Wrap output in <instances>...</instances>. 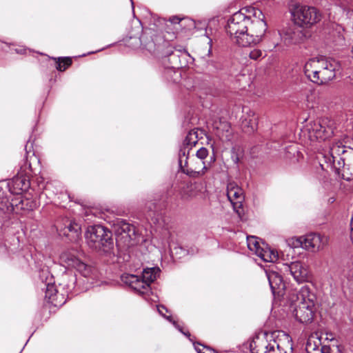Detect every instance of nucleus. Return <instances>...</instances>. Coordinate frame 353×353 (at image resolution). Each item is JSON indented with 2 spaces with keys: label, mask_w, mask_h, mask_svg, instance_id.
I'll list each match as a JSON object with an SVG mask.
<instances>
[{
  "label": "nucleus",
  "mask_w": 353,
  "mask_h": 353,
  "mask_svg": "<svg viewBox=\"0 0 353 353\" xmlns=\"http://www.w3.org/2000/svg\"><path fill=\"white\" fill-rule=\"evenodd\" d=\"M316 296L307 285L301 287L298 292L292 293L290 300L294 305V315L302 323H311L314 314Z\"/></svg>",
  "instance_id": "f257e3e1"
},
{
  "label": "nucleus",
  "mask_w": 353,
  "mask_h": 353,
  "mask_svg": "<svg viewBox=\"0 0 353 353\" xmlns=\"http://www.w3.org/2000/svg\"><path fill=\"white\" fill-rule=\"evenodd\" d=\"M335 65L323 57L312 58L305 63L304 72L311 81L320 85L335 77Z\"/></svg>",
  "instance_id": "f03ea898"
},
{
  "label": "nucleus",
  "mask_w": 353,
  "mask_h": 353,
  "mask_svg": "<svg viewBox=\"0 0 353 353\" xmlns=\"http://www.w3.org/2000/svg\"><path fill=\"white\" fill-rule=\"evenodd\" d=\"M292 338L283 332H274L267 334L252 353H292Z\"/></svg>",
  "instance_id": "7ed1b4c3"
},
{
  "label": "nucleus",
  "mask_w": 353,
  "mask_h": 353,
  "mask_svg": "<svg viewBox=\"0 0 353 353\" xmlns=\"http://www.w3.org/2000/svg\"><path fill=\"white\" fill-rule=\"evenodd\" d=\"M290 12L294 24L305 29L312 28L322 18L321 12L316 8L299 3L292 4Z\"/></svg>",
  "instance_id": "20e7f679"
},
{
  "label": "nucleus",
  "mask_w": 353,
  "mask_h": 353,
  "mask_svg": "<svg viewBox=\"0 0 353 353\" xmlns=\"http://www.w3.org/2000/svg\"><path fill=\"white\" fill-rule=\"evenodd\" d=\"M160 271L159 268H148L143 270L141 277L134 274H124L121 279L123 283L135 292L144 294L150 291V284L156 280Z\"/></svg>",
  "instance_id": "39448f33"
},
{
  "label": "nucleus",
  "mask_w": 353,
  "mask_h": 353,
  "mask_svg": "<svg viewBox=\"0 0 353 353\" xmlns=\"http://www.w3.org/2000/svg\"><path fill=\"white\" fill-rule=\"evenodd\" d=\"M60 264L68 269H74L86 278L94 279L97 276V269L81 261L74 250L63 251L59 256Z\"/></svg>",
  "instance_id": "423d86ee"
},
{
  "label": "nucleus",
  "mask_w": 353,
  "mask_h": 353,
  "mask_svg": "<svg viewBox=\"0 0 353 353\" xmlns=\"http://www.w3.org/2000/svg\"><path fill=\"white\" fill-rule=\"evenodd\" d=\"M85 235L88 244L93 249L108 252L112 248L111 232L101 225L88 227Z\"/></svg>",
  "instance_id": "0eeeda50"
},
{
  "label": "nucleus",
  "mask_w": 353,
  "mask_h": 353,
  "mask_svg": "<svg viewBox=\"0 0 353 353\" xmlns=\"http://www.w3.org/2000/svg\"><path fill=\"white\" fill-rule=\"evenodd\" d=\"M252 23L250 17L242 13L241 11L235 12L228 20L226 30L230 35L231 39L239 46H241L239 40L241 41L248 35L249 26Z\"/></svg>",
  "instance_id": "6e6552de"
},
{
  "label": "nucleus",
  "mask_w": 353,
  "mask_h": 353,
  "mask_svg": "<svg viewBox=\"0 0 353 353\" xmlns=\"http://www.w3.org/2000/svg\"><path fill=\"white\" fill-rule=\"evenodd\" d=\"M335 122L328 118H321L310 122L307 125L308 136L312 141H325L334 135Z\"/></svg>",
  "instance_id": "1a4fd4ad"
},
{
  "label": "nucleus",
  "mask_w": 353,
  "mask_h": 353,
  "mask_svg": "<svg viewBox=\"0 0 353 353\" xmlns=\"http://www.w3.org/2000/svg\"><path fill=\"white\" fill-rule=\"evenodd\" d=\"M327 241V236L312 233L296 239L293 242V245L294 247L301 246L307 250L316 252L323 249Z\"/></svg>",
  "instance_id": "9d476101"
},
{
  "label": "nucleus",
  "mask_w": 353,
  "mask_h": 353,
  "mask_svg": "<svg viewBox=\"0 0 353 353\" xmlns=\"http://www.w3.org/2000/svg\"><path fill=\"white\" fill-rule=\"evenodd\" d=\"M266 30L267 25L265 21L262 20L252 21V23L249 26L248 35L241 41L239 40L241 47H248L259 43Z\"/></svg>",
  "instance_id": "9b49d317"
},
{
  "label": "nucleus",
  "mask_w": 353,
  "mask_h": 353,
  "mask_svg": "<svg viewBox=\"0 0 353 353\" xmlns=\"http://www.w3.org/2000/svg\"><path fill=\"white\" fill-rule=\"evenodd\" d=\"M330 344H325L321 347V340L318 338L317 334H311L307 341L305 350L307 353H341L336 341L331 339Z\"/></svg>",
  "instance_id": "f8f14e48"
},
{
  "label": "nucleus",
  "mask_w": 353,
  "mask_h": 353,
  "mask_svg": "<svg viewBox=\"0 0 353 353\" xmlns=\"http://www.w3.org/2000/svg\"><path fill=\"white\" fill-rule=\"evenodd\" d=\"M344 148L339 145H333L330 148L327 154H324L325 162L328 163L331 168H333L337 172L341 169L345 171L346 163V154H347Z\"/></svg>",
  "instance_id": "ddd939ff"
},
{
  "label": "nucleus",
  "mask_w": 353,
  "mask_h": 353,
  "mask_svg": "<svg viewBox=\"0 0 353 353\" xmlns=\"http://www.w3.org/2000/svg\"><path fill=\"white\" fill-rule=\"evenodd\" d=\"M227 196L234 210L241 216L243 212V203L245 199L243 190L236 183H230L227 186Z\"/></svg>",
  "instance_id": "4468645a"
},
{
  "label": "nucleus",
  "mask_w": 353,
  "mask_h": 353,
  "mask_svg": "<svg viewBox=\"0 0 353 353\" xmlns=\"http://www.w3.org/2000/svg\"><path fill=\"white\" fill-rule=\"evenodd\" d=\"M281 37L287 45L297 44L304 41L306 37V32L305 28L294 25L284 29Z\"/></svg>",
  "instance_id": "2eb2a0df"
},
{
  "label": "nucleus",
  "mask_w": 353,
  "mask_h": 353,
  "mask_svg": "<svg viewBox=\"0 0 353 353\" xmlns=\"http://www.w3.org/2000/svg\"><path fill=\"white\" fill-rule=\"evenodd\" d=\"M242 112L240 119L241 129L246 134H252L256 130L258 118L248 107H243Z\"/></svg>",
  "instance_id": "dca6fc26"
},
{
  "label": "nucleus",
  "mask_w": 353,
  "mask_h": 353,
  "mask_svg": "<svg viewBox=\"0 0 353 353\" xmlns=\"http://www.w3.org/2000/svg\"><path fill=\"white\" fill-rule=\"evenodd\" d=\"M212 131L222 141H230L233 137V130L230 123L226 121L214 120L212 123Z\"/></svg>",
  "instance_id": "f3484780"
},
{
  "label": "nucleus",
  "mask_w": 353,
  "mask_h": 353,
  "mask_svg": "<svg viewBox=\"0 0 353 353\" xmlns=\"http://www.w3.org/2000/svg\"><path fill=\"white\" fill-rule=\"evenodd\" d=\"M286 270L290 272L294 280L298 283L307 281L309 278L307 266L300 261L292 263L285 267Z\"/></svg>",
  "instance_id": "a211bd4d"
},
{
  "label": "nucleus",
  "mask_w": 353,
  "mask_h": 353,
  "mask_svg": "<svg viewBox=\"0 0 353 353\" xmlns=\"http://www.w3.org/2000/svg\"><path fill=\"white\" fill-rule=\"evenodd\" d=\"M265 274L268 279L272 292L274 294H282L285 289V283L281 275L272 270H266Z\"/></svg>",
  "instance_id": "6ab92c4d"
},
{
  "label": "nucleus",
  "mask_w": 353,
  "mask_h": 353,
  "mask_svg": "<svg viewBox=\"0 0 353 353\" xmlns=\"http://www.w3.org/2000/svg\"><path fill=\"white\" fill-rule=\"evenodd\" d=\"M202 186L197 183H188L181 190L180 195L183 200H190L197 196L201 192Z\"/></svg>",
  "instance_id": "aec40b11"
},
{
  "label": "nucleus",
  "mask_w": 353,
  "mask_h": 353,
  "mask_svg": "<svg viewBox=\"0 0 353 353\" xmlns=\"http://www.w3.org/2000/svg\"><path fill=\"white\" fill-rule=\"evenodd\" d=\"M30 186L29 181L23 176L14 177L9 183L10 190L13 194H19L26 190Z\"/></svg>",
  "instance_id": "412c9836"
},
{
  "label": "nucleus",
  "mask_w": 353,
  "mask_h": 353,
  "mask_svg": "<svg viewBox=\"0 0 353 353\" xmlns=\"http://www.w3.org/2000/svg\"><path fill=\"white\" fill-rule=\"evenodd\" d=\"M81 227L75 221H70L65 228L63 232V234L68 236L71 241H77L81 236Z\"/></svg>",
  "instance_id": "4be33fe9"
},
{
  "label": "nucleus",
  "mask_w": 353,
  "mask_h": 353,
  "mask_svg": "<svg viewBox=\"0 0 353 353\" xmlns=\"http://www.w3.org/2000/svg\"><path fill=\"white\" fill-rule=\"evenodd\" d=\"M263 248L258 252L257 256L265 262H276L279 259V254L276 251L268 248L263 243Z\"/></svg>",
  "instance_id": "5701e85b"
},
{
  "label": "nucleus",
  "mask_w": 353,
  "mask_h": 353,
  "mask_svg": "<svg viewBox=\"0 0 353 353\" xmlns=\"http://www.w3.org/2000/svg\"><path fill=\"white\" fill-rule=\"evenodd\" d=\"M247 245L248 249L253 252L256 255H257L260 250L263 248V246L261 245L259 239L254 236L247 237Z\"/></svg>",
  "instance_id": "b1692460"
},
{
  "label": "nucleus",
  "mask_w": 353,
  "mask_h": 353,
  "mask_svg": "<svg viewBox=\"0 0 353 353\" xmlns=\"http://www.w3.org/2000/svg\"><path fill=\"white\" fill-rule=\"evenodd\" d=\"M346 163L345 167L344 173L350 174V176L347 177V179H350L353 177V151H351L346 154Z\"/></svg>",
  "instance_id": "393cba45"
},
{
  "label": "nucleus",
  "mask_w": 353,
  "mask_h": 353,
  "mask_svg": "<svg viewBox=\"0 0 353 353\" xmlns=\"http://www.w3.org/2000/svg\"><path fill=\"white\" fill-rule=\"evenodd\" d=\"M72 63L70 57L58 58L56 61V68L59 71H65Z\"/></svg>",
  "instance_id": "a878e982"
},
{
  "label": "nucleus",
  "mask_w": 353,
  "mask_h": 353,
  "mask_svg": "<svg viewBox=\"0 0 353 353\" xmlns=\"http://www.w3.org/2000/svg\"><path fill=\"white\" fill-rule=\"evenodd\" d=\"M198 141V134L196 131L191 130L187 134L185 143L188 145H194Z\"/></svg>",
  "instance_id": "bb28decb"
},
{
  "label": "nucleus",
  "mask_w": 353,
  "mask_h": 353,
  "mask_svg": "<svg viewBox=\"0 0 353 353\" xmlns=\"http://www.w3.org/2000/svg\"><path fill=\"white\" fill-rule=\"evenodd\" d=\"M307 101L308 103L307 106L313 108L314 105L317 99V95L315 92V90H309V93L307 94Z\"/></svg>",
  "instance_id": "cd10ccee"
},
{
  "label": "nucleus",
  "mask_w": 353,
  "mask_h": 353,
  "mask_svg": "<svg viewBox=\"0 0 353 353\" xmlns=\"http://www.w3.org/2000/svg\"><path fill=\"white\" fill-rule=\"evenodd\" d=\"M194 348L197 353H216L213 349L200 343L194 344Z\"/></svg>",
  "instance_id": "c85d7f7f"
},
{
  "label": "nucleus",
  "mask_w": 353,
  "mask_h": 353,
  "mask_svg": "<svg viewBox=\"0 0 353 353\" xmlns=\"http://www.w3.org/2000/svg\"><path fill=\"white\" fill-rule=\"evenodd\" d=\"M187 157H185V151L184 150H181L179 152V163L181 168H183V172H185V170L183 168V166L188 165Z\"/></svg>",
  "instance_id": "c756f323"
},
{
  "label": "nucleus",
  "mask_w": 353,
  "mask_h": 353,
  "mask_svg": "<svg viewBox=\"0 0 353 353\" xmlns=\"http://www.w3.org/2000/svg\"><path fill=\"white\" fill-rule=\"evenodd\" d=\"M198 159L201 160L205 159L208 155V150L205 148H201L196 154Z\"/></svg>",
  "instance_id": "7c9ffc66"
},
{
  "label": "nucleus",
  "mask_w": 353,
  "mask_h": 353,
  "mask_svg": "<svg viewBox=\"0 0 353 353\" xmlns=\"http://www.w3.org/2000/svg\"><path fill=\"white\" fill-rule=\"evenodd\" d=\"M262 56V52L259 49H254L251 50L249 53V57L250 59L254 60H257Z\"/></svg>",
  "instance_id": "2f4dec72"
},
{
  "label": "nucleus",
  "mask_w": 353,
  "mask_h": 353,
  "mask_svg": "<svg viewBox=\"0 0 353 353\" xmlns=\"http://www.w3.org/2000/svg\"><path fill=\"white\" fill-rule=\"evenodd\" d=\"M208 70L212 72H214L213 69H214V70H218L221 69V65L215 61H210L208 62Z\"/></svg>",
  "instance_id": "473e14b6"
},
{
  "label": "nucleus",
  "mask_w": 353,
  "mask_h": 353,
  "mask_svg": "<svg viewBox=\"0 0 353 353\" xmlns=\"http://www.w3.org/2000/svg\"><path fill=\"white\" fill-rule=\"evenodd\" d=\"M185 19L184 18H181L178 16H172V17H170L169 18V21L172 23V24H174V25H176V24H179L181 21H183V20H185Z\"/></svg>",
  "instance_id": "72a5a7b5"
},
{
  "label": "nucleus",
  "mask_w": 353,
  "mask_h": 353,
  "mask_svg": "<svg viewBox=\"0 0 353 353\" xmlns=\"http://www.w3.org/2000/svg\"><path fill=\"white\" fill-rule=\"evenodd\" d=\"M157 309H158V312H159L160 314H161L163 316H164L169 321H171V316H166L165 315V314L163 313V310H165V312H168L167 309L164 306H163V305L159 306Z\"/></svg>",
  "instance_id": "f704fd0d"
},
{
  "label": "nucleus",
  "mask_w": 353,
  "mask_h": 353,
  "mask_svg": "<svg viewBox=\"0 0 353 353\" xmlns=\"http://www.w3.org/2000/svg\"><path fill=\"white\" fill-rule=\"evenodd\" d=\"M53 291H55V290L54 288V285L48 284L47 286V290H46V296H48V294H50L49 299H51V296H52Z\"/></svg>",
  "instance_id": "c9c22d12"
},
{
  "label": "nucleus",
  "mask_w": 353,
  "mask_h": 353,
  "mask_svg": "<svg viewBox=\"0 0 353 353\" xmlns=\"http://www.w3.org/2000/svg\"><path fill=\"white\" fill-rule=\"evenodd\" d=\"M202 169L201 170H197L196 168H194V172H196L198 174H203L205 173V171L207 170L206 166L204 164V162H202ZM192 171H193V169L191 168Z\"/></svg>",
  "instance_id": "e433bc0d"
},
{
  "label": "nucleus",
  "mask_w": 353,
  "mask_h": 353,
  "mask_svg": "<svg viewBox=\"0 0 353 353\" xmlns=\"http://www.w3.org/2000/svg\"><path fill=\"white\" fill-rule=\"evenodd\" d=\"M177 57H178V55H177V54H175V53H174V52H173V53H172V54L170 55V60L171 61V63H174L173 60H174V59H177Z\"/></svg>",
  "instance_id": "4c0bfd02"
},
{
  "label": "nucleus",
  "mask_w": 353,
  "mask_h": 353,
  "mask_svg": "<svg viewBox=\"0 0 353 353\" xmlns=\"http://www.w3.org/2000/svg\"><path fill=\"white\" fill-rule=\"evenodd\" d=\"M130 226L129 224H124L123 226V230L124 232H126V230L128 231V232H130Z\"/></svg>",
  "instance_id": "58836bf2"
},
{
  "label": "nucleus",
  "mask_w": 353,
  "mask_h": 353,
  "mask_svg": "<svg viewBox=\"0 0 353 353\" xmlns=\"http://www.w3.org/2000/svg\"><path fill=\"white\" fill-rule=\"evenodd\" d=\"M182 67V65L181 64H177V63H174V65H172V68H179Z\"/></svg>",
  "instance_id": "ea45409f"
},
{
  "label": "nucleus",
  "mask_w": 353,
  "mask_h": 353,
  "mask_svg": "<svg viewBox=\"0 0 353 353\" xmlns=\"http://www.w3.org/2000/svg\"><path fill=\"white\" fill-rule=\"evenodd\" d=\"M0 210H4V208H3V207L0 206Z\"/></svg>",
  "instance_id": "a19ab883"
}]
</instances>
